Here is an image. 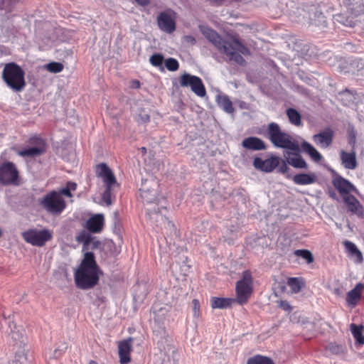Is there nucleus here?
I'll list each match as a JSON object with an SVG mask.
<instances>
[{
  "instance_id": "obj_38",
  "label": "nucleus",
  "mask_w": 364,
  "mask_h": 364,
  "mask_svg": "<svg viewBox=\"0 0 364 364\" xmlns=\"http://www.w3.org/2000/svg\"><path fill=\"white\" fill-rule=\"evenodd\" d=\"M328 348L333 354L338 355L343 353V347L336 343H330Z\"/></svg>"
},
{
  "instance_id": "obj_34",
  "label": "nucleus",
  "mask_w": 364,
  "mask_h": 364,
  "mask_svg": "<svg viewBox=\"0 0 364 364\" xmlns=\"http://www.w3.org/2000/svg\"><path fill=\"white\" fill-rule=\"evenodd\" d=\"M63 65L58 62H51L46 65V69L53 73H60L63 70Z\"/></svg>"
},
{
  "instance_id": "obj_36",
  "label": "nucleus",
  "mask_w": 364,
  "mask_h": 364,
  "mask_svg": "<svg viewBox=\"0 0 364 364\" xmlns=\"http://www.w3.org/2000/svg\"><path fill=\"white\" fill-rule=\"evenodd\" d=\"M165 65H166V68L169 71H176L179 68L178 62L177 61V60H176L175 58H169L166 59L165 61Z\"/></svg>"
},
{
  "instance_id": "obj_42",
  "label": "nucleus",
  "mask_w": 364,
  "mask_h": 364,
  "mask_svg": "<svg viewBox=\"0 0 364 364\" xmlns=\"http://www.w3.org/2000/svg\"><path fill=\"white\" fill-rule=\"evenodd\" d=\"M289 168L288 167L287 164L284 161H282V164L279 167V171L282 173H287Z\"/></svg>"
},
{
  "instance_id": "obj_29",
  "label": "nucleus",
  "mask_w": 364,
  "mask_h": 364,
  "mask_svg": "<svg viewBox=\"0 0 364 364\" xmlns=\"http://www.w3.org/2000/svg\"><path fill=\"white\" fill-rule=\"evenodd\" d=\"M287 115L289 122L297 127L302 125L301 116L300 113L294 108H289L287 109Z\"/></svg>"
},
{
  "instance_id": "obj_35",
  "label": "nucleus",
  "mask_w": 364,
  "mask_h": 364,
  "mask_svg": "<svg viewBox=\"0 0 364 364\" xmlns=\"http://www.w3.org/2000/svg\"><path fill=\"white\" fill-rule=\"evenodd\" d=\"M164 60V56L160 53H155L152 55L149 58L150 63L155 67L161 66Z\"/></svg>"
},
{
  "instance_id": "obj_9",
  "label": "nucleus",
  "mask_w": 364,
  "mask_h": 364,
  "mask_svg": "<svg viewBox=\"0 0 364 364\" xmlns=\"http://www.w3.org/2000/svg\"><path fill=\"white\" fill-rule=\"evenodd\" d=\"M21 178L16 166L11 161L0 164V183L4 186H18Z\"/></svg>"
},
{
  "instance_id": "obj_46",
  "label": "nucleus",
  "mask_w": 364,
  "mask_h": 364,
  "mask_svg": "<svg viewBox=\"0 0 364 364\" xmlns=\"http://www.w3.org/2000/svg\"><path fill=\"white\" fill-rule=\"evenodd\" d=\"M349 144L352 145L353 148L354 149L355 144V136L353 134V136L349 139Z\"/></svg>"
},
{
  "instance_id": "obj_48",
  "label": "nucleus",
  "mask_w": 364,
  "mask_h": 364,
  "mask_svg": "<svg viewBox=\"0 0 364 364\" xmlns=\"http://www.w3.org/2000/svg\"><path fill=\"white\" fill-rule=\"evenodd\" d=\"M88 364H98L96 361L93 360H91L89 361V363Z\"/></svg>"
},
{
  "instance_id": "obj_40",
  "label": "nucleus",
  "mask_w": 364,
  "mask_h": 364,
  "mask_svg": "<svg viewBox=\"0 0 364 364\" xmlns=\"http://www.w3.org/2000/svg\"><path fill=\"white\" fill-rule=\"evenodd\" d=\"M149 191L145 190H141V196L146 203H151L155 198V194H152L151 197H149Z\"/></svg>"
},
{
  "instance_id": "obj_41",
  "label": "nucleus",
  "mask_w": 364,
  "mask_h": 364,
  "mask_svg": "<svg viewBox=\"0 0 364 364\" xmlns=\"http://www.w3.org/2000/svg\"><path fill=\"white\" fill-rule=\"evenodd\" d=\"M279 306L286 311H291L293 308L287 301L282 300L279 303Z\"/></svg>"
},
{
  "instance_id": "obj_32",
  "label": "nucleus",
  "mask_w": 364,
  "mask_h": 364,
  "mask_svg": "<svg viewBox=\"0 0 364 364\" xmlns=\"http://www.w3.org/2000/svg\"><path fill=\"white\" fill-rule=\"evenodd\" d=\"M247 364H274V363L270 358L256 355L248 358Z\"/></svg>"
},
{
  "instance_id": "obj_2",
  "label": "nucleus",
  "mask_w": 364,
  "mask_h": 364,
  "mask_svg": "<svg viewBox=\"0 0 364 364\" xmlns=\"http://www.w3.org/2000/svg\"><path fill=\"white\" fill-rule=\"evenodd\" d=\"M102 271L98 266L93 252H86L80 265L74 272L75 286L80 289H90L100 280Z\"/></svg>"
},
{
  "instance_id": "obj_37",
  "label": "nucleus",
  "mask_w": 364,
  "mask_h": 364,
  "mask_svg": "<svg viewBox=\"0 0 364 364\" xmlns=\"http://www.w3.org/2000/svg\"><path fill=\"white\" fill-rule=\"evenodd\" d=\"M135 119L139 124H147L150 122V116L144 109H141Z\"/></svg>"
},
{
  "instance_id": "obj_24",
  "label": "nucleus",
  "mask_w": 364,
  "mask_h": 364,
  "mask_svg": "<svg viewBox=\"0 0 364 364\" xmlns=\"http://www.w3.org/2000/svg\"><path fill=\"white\" fill-rule=\"evenodd\" d=\"M236 302L235 299L213 296L210 299L212 309H227L231 307Z\"/></svg>"
},
{
  "instance_id": "obj_13",
  "label": "nucleus",
  "mask_w": 364,
  "mask_h": 364,
  "mask_svg": "<svg viewBox=\"0 0 364 364\" xmlns=\"http://www.w3.org/2000/svg\"><path fill=\"white\" fill-rule=\"evenodd\" d=\"M159 28L164 32L171 33L176 30V13L172 10L161 12L157 17Z\"/></svg>"
},
{
  "instance_id": "obj_18",
  "label": "nucleus",
  "mask_w": 364,
  "mask_h": 364,
  "mask_svg": "<svg viewBox=\"0 0 364 364\" xmlns=\"http://www.w3.org/2000/svg\"><path fill=\"white\" fill-rule=\"evenodd\" d=\"M132 338L122 341L118 344L119 357L121 364H128L131 361Z\"/></svg>"
},
{
  "instance_id": "obj_6",
  "label": "nucleus",
  "mask_w": 364,
  "mask_h": 364,
  "mask_svg": "<svg viewBox=\"0 0 364 364\" xmlns=\"http://www.w3.org/2000/svg\"><path fill=\"white\" fill-rule=\"evenodd\" d=\"M95 172L97 176L102 178L105 187L102 198L107 205H109L112 203V191L115 187H119V185L113 171L105 163L97 164L95 166Z\"/></svg>"
},
{
  "instance_id": "obj_7",
  "label": "nucleus",
  "mask_w": 364,
  "mask_h": 364,
  "mask_svg": "<svg viewBox=\"0 0 364 364\" xmlns=\"http://www.w3.org/2000/svg\"><path fill=\"white\" fill-rule=\"evenodd\" d=\"M254 279L252 272L249 269L245 270L242 273V278L236 282L235 301L240 305L247 303L253 292Z\"/></svg>"
},
{
  "instance_id": "obj_27",
  "label": "nucleus",
  "mask_w": 364,
  "mask_h": 364,
  "mask_svg": "<svg viewBox=\"0 0 364 364\" xmlns=\"http://www.w3.org/2000/svg\"><path fill=\"white\" fill-rule=\"evenodd\" d=\"M350 330L353 338L355 340V344L358 346L364 345V326L363 325H357L355 323H351L350 325Z\"/></svg>"
},
{
  "instance_id": "obj_14",
  "label": "nucleus",
  "mask_w": 364,
  "mask_h": 364,
  "mask_svg": "<svg viewBox=\"0 0 364 364\" xmlns=\"http://www.w3.org/2000/svg\"><path fill=\"white\" fill-rule=\"evenodd\" d=\"M280 161L281 159L279 156L273 155L264 160L259 157H255L253 161V166L257 170L270 173L279 166Z\"/></svg>"
},
{
  "instance_id": "obj_39",
  "label": "nucleus",
  "mask_w": 364,
  "mask_h": 364,
  "mask_svg": "<svg viewBox=\"0 0 364 364\" xmlns=\"http://www.w3.org/2000/svg\"><path fill=\"white\" fill-rule=\"evenodd\" d=\"M193 316L198 318L200 315V305L198 299H194L192 301Z\"/></svg>"
},
{
  "instance_id": "obj_11",
  "label": "nucleus",
  "mask_w": 364,
  "mask_h": 364,
  "mask_svg": "<svg viewBox=\"0 0 364 364\" xmlns=\"http://www.w3.org/2000/svg\"><path fill=\"white\" fill-rule=\"evenodd\" d=\"M180 85L183 87H190L191 90L199 97H203L206 95L202 80L198 76L184 73L180 77Z\"/></svg>"
},
{
  "instance_id": "obj_19",
  "label": "nucleus",
  "mask_w": 364,
  "mask_h": 364,
  "mask_svg": "<svg viewBox=\"0 0 364 364\" xmlns=\"http://www.w3.org/2000/svg\"><path fill=\"white\" fill-rule=\"evenodd\" d=\"M340 158L341 164L345 168L353 170L357 168L358 162L355 151H352V152H347L341 150L340 151Z\"/></svg>"
},
{
  "instance_id": "obj_17",
  "label": "nucleus",
  "mask_w": 364,
  "mask_h": 364,
  "mask_svg": "<svg viewBox=\"0 0 364 364\" xmlns=\"http://www.w3.org/2000/svg\"><path fill=\"white\" fill-rule=\"evenodd\" d=\"M105 225V218L102 214H96L90 217L85 223V228L92 233L100 232Z\"/></svg>"
},
{
  "instance_id": "obj_44",
  "label": "nucleus",
  "mask_w": 364,
  "mask_h": 364,
  "mask_svg": "<svg viewBox=\"0 0 364 364\" xmlns=\"http://www.w3.org/2000/svg\"><path fill=\"white\" fill-rule=\"evenodd\" d=\"M136 2L141 6H146L149 4V0H135Z\"/></svg>"
},
{
  "instance_id": "obj_21",
  "label": "nucleus",
  "mask_w": 364,
  "mask_h": 364,
  "mask_svg": "<svg viewBox=\"0 0 364 364\" xmlns=\"http://www.w3.org/2000/svg\"><path fill=\"white\" fill-rule=\"evenodd\" d=\"M287 163L296 168H307V164L299 153L286 151L284 154Z\"/></svg>"
},
{
  "instance_id": "obj_25",
  "label": "nucleus",
  "mask_w": 364,
  "mask_h": 364,
  "mask_svg": "<svg viewBox=\"0 0 364 364\" xmlns=\"http://www.w3.org/2000/svg\"><path fill=\"white\" fill-rule=\"evenodd\" d=\"M292 180L297 185H309L316 181V176L314 173H298L293 176Z\"/></svg>"
},
{
  "instance_id": "obj_43",
  "label": "nucleus",
  "mask_w": 364,
  "mask_h": 364,
  "mask_svg": "<svg viewBox=\"0 0 364 364\" xmlns=\"http://www.w3.org/2000/svg\"><path fill=\"white\" fill-rule=\"evenodd\" d=\"M140 82L138 80H133L131 82V87L132 88H139L140 87Z\"/></svg>"
},
{
  "instance_id": "obj_16",
  "label": "nucleus",
  "mask_w": 364,
  "mask_h": 364,
  "mask_svg": "<svg viewBox=\"0 0 364 364\" xmlns=\"http://www.w3.org/2000/svg\"><path fill=\"white\" fill-rule=\"evenodd\" d=\"M334 132L331 128H326L318 134L313 136L315 144L322 149H326L332 144Z\"/></svg>"
},
{
  "instance_id": "obj_26",
  "label": "nucleus",
  "mask_w": 364,
  "mask_h": 364,
  "mask_svg": "<svg viewBox=\"0 0 364 364\" xmlns=\"http://www.w3.org/2000/svg\"><path fill=\"white\" fill-rule=\"evenodd\" d=\"M302 151L306 153L313 161L318 162L322 159L321 154L309 142L304 141L301 144Z\"/></svg>"
},
{
  "instance_id": "obj_15",
  "label": "nucleus",
  "mask_w": 364,
  "mask_h": 364,
  "mask_svg": "<svg viewBox=\"0 0 364 364\" xmlns=\"http://www.w3.org/2000/svg\"><path fill=\"white\" fill-rule=\"evenodd\" d=\"M343 203L348 212L358 218H364V207L360 202L352 194L343 198Z\"/></svg>"
},
{
  "instance_id": "obj_23",
  "label": "nucleus",
  "mask_w": 364,
  "mask_h": 364,
  "mask_svg": "<svg viewBox=\"0 0 364 364\" xmlns=\"http://www.w3.org/2000/svg\"><path fill=\"white\" fill-rule=\"evenodd\" d=\"M364 285L362 283H358L355 287L348 292L346 296V301L349 305H356L361 299L362 291Z\"/></svg>"
},
{
  "instance_id": "obj_47",
  "label": "nucleus",
  "mask_w": 364,
  "mask_h": 364,
  "mask_svg": "<svg viewBox=\"0 0 364 364\" xmlns=\"http://www.w3.org/2000/svg\"><path fill=\"white\" fill-rule=\"evenodd\" d=\"M140 150H141V151L142 152V154H146L147 150H146V147H144V146H143V147H141V148L140 149Z\"/></svg>"
},
{
  "instance_id": "obj_22",
  "label": "nucleus",
  "mask_w": 364,
  "mask_h": 364,
  "mask_svg": "<svg viewBox=\"0 0 364 364\" xmlns=\"http://www.w3.org/2000/svg\"><path fill=\"white\" fill-rule=\"evenodd\" d=\"M343 245L346 248V251L348 254V255L353 258L355 262L358 263H361L363 261V254L362 252L358 249L356 245L348 240H346L343 242Z\"/></svg>"
},
{
  "instance_id": "obj_12",
  "label": "nucleus",
  "mask_w": 364,
  "mask_h": 364,
  "mask_svg": "<svg viewBox=\"0 0 364 364\" xmlns=\"http://www.w3.org/2000/svg\"><path fill=\"white\" fill-rule=\"evenodd\" d=\"M332 184L338 191L342 198L349 196L351 193L358 194L357 188L348 179L343 178L338 173H335L332 178Z\"/></svg>"
},
{
  "instance_id": "obj_8",
  "label": "nucleus",
  "mask_w": 364,
  "mask_h": 364,
  "mask_svg": "<svg viewBox=\"0 0 364 364\" xmlns=\"http://www.w3.org/2000/svg\"><path fill=\"white\" fill-rule=\"evenodd\" d=\"M23 239L28 244L36 247H43L53 237V232L48 229L37 230L30 228L21 234Z\"/></svg>"
},
{
  "instance_id": "obj_28",
  "label": "nucleus",
  "mask_w": 364,
  "mask_h": 364,
  "mask_svg": "<svg viewBox=\"0 0 364 364\" xmlns=\"http://www.w3.org/2000/svg\"><path fill=\"white\" fill-rule=\"evenodd\" d=\"M217 102L218 106L223 108L227 113L232 114L234 112L235 109L232 103L227 95H218Z\"/></svg>"
},
{
  "instance_id": "obj_10",
  "label": "nucleus",
  "mask_w": 364,
  "mask_h": 364,
  "mask_svg": "<svg viewBox=\"0 0 364 364\" xmlns=\"http://www.w3.org/2000/svg\"><path fill=\"white\" fill-rule=\"evenodd\" d=\"M29 148L17 149L16 154L22 157H35L43 154L46 151V142L44 139L38 135L31 136L28 141Z\"/></svg>"
},
{
  "instance_id": "obj_1",
  "label": "nucleus",
  "mask_w": 364,
  "mask_h": 364,
  "mask_svg": "<svg viewBox=\"0 0 364 364\" xmlns=\"http://www.w3.org/2000/svg\"><path fill=\"white\" fill-rule=\"evenodd\" d=\"M203 34L220 53L225 55L228 62L241 67L247 65V61L242 55L249 56L251 52L237 38L231 36L223 38L216 31L210 28L204 30Z\"/></svg>"
},
{
  "instance_id": "obj_4",
  "label": "nucleus",
  "mask_w": 364,
  "mask_h": 364,
  "mask_svg": "<svg viewBox=\"0 0 364 364\" xmlns=\"http://www.w3.org/2000/svg\"><path fill=\"white\" fill-rule=\"evenodd\" d=\"M24 70L16 63L10 62L4 65L1 78L8 87L14 92H21L26 86Z\"/></svg>"
},
{
  "instance_id": "obj_3",
  "label": "nucleus",
  "mask_w": 364,
  "mask_h": 364,
  "mask_svg": "<svg viewBox=\"0 0 364 364\" xmlns=\"http://www.w3.org/2000/svg\"><path fill=\"white\" fill-rule=\"evenodd\" d=\"M77 183L68 181L65 187L58 191H50L44 195L39 200V205L47 213L53 215H60L66 208L67 203L63 196L73 198L72 192L77 189Z\"/></svg>"
},
{
  "instance_id": "obj_31",
  "label": "nucleus",
  "mask_w": 364,
  "mask_h": 364,
  "mask_svg": "<svg viewBox=\"0 0 364 364\" xmlns=\"http://www.w3.org/2000/svg\"><path fill=\"white\" fill-rule=\"evenodd\" d=\"M92 240V236L90 233L86 232L85 230L80 231L76 236V241L79 243H82L83 250L87 248V246L90 245Z\"/></svg>"
},
{
  "instance_id": "obj_20",
  "label": "nucleus",
  "mask_w": 364,
  "mask_h": 364,
  "mask_svg": "<svg viewBox=\"0 0 364 364\" xmlns=\"http://www.w3.org/2000/svg\"><path fill=\"white\" fill-rule=\"evenodd\" d=\"M242 146L246 149L253 151H261L267 149L265 143L256 136L245 138L242 142Z\"/></svg>"
},
{
  "instance_id": "obj_5",
  "label": "nucleus",
  "mask_w": 364,
  "mask_h": 364,
  "mask_svg": "<svg viewBox=\"0 0 364 364\" xmlns=\"http://www.w3.org/2000/svg\"><path fill=\"white\" fill-rule=\"evenodd\" d=\"M268 138L272 144L279 148L299 151V145L297 141L285 132H283L280 127L275 122H271L267 127Z\"/></svg>"
},
{
  "instance_id": "obj_30",
  "label": "nucleus",
  "mask_w": 364,
  "mask_h": 364,
  "mask_svg": "<svg viewBox=\"0 0 364 364\" xmlns=\"http://www.w3.org/2000/svg\"><path fill=\"white\" fill-rule=\"evenodd\" d=\"M287 285L293 293H299L304 286V282L298 277H290L287 280Z\"/></svg>"
},
{
  "instance_id": "obj_33",
  "label": "nucleus",
  "mask_w": 364,
  "mask_h": 364,
  "mask_svg": "<svg viewBox=\"0 0 364 364\" xmlns=\"http://www.w3.org/2000/svg\"><path fill=\"white\" fill-rule=\"evenodd\" d=\"M294 254L304 259L308 264L312 263L314 260L312 253L308 250H296Z\"/></svg>"
},
{
  "instance_id": "obj_45",
  "label": "nucleus",
  "mask_w": 364,
  "mask_h": 364,
  "mask_svg": "<svg viewBox=\"0 0 364 364\" xmlns=\"http://www.w3.org/2000/svg\"><path fill=\"white\" fill-rule=\"evenodd\" d=\"M328 193L331 198H332L333 200L337 199L336 193H335L334 191L329 190Z\"/></svg>"
}]
</instances>
